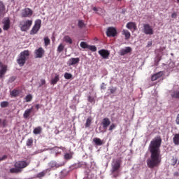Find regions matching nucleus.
Wrapping results in <instances>:
<instances>
[{
    "label": "nucleus",
    "mask_w": 179,
    "mask_h": 179,
    "mask_svg": "<svg viewBox=\"0 0 179 179\" xmlns=\"http://www.w3.org/2000/svg\"><path fill=\"white\" fill-rule=\"evenodd\" d=\"M160 146H162V137L158 136L150 141L148 147L150 157L147 159V166L149 169H155L160 166L162 163Z\"/></svg>",
    "instance_id": "f257e3e1"
},
{
    "label": "nucleus",
    "mask_w": 179,
    "mask_h": 179,
    "mask_svg": "<svg viewBox=\"0 0 179 179\" xmlns=\"http://www.w3.org/2000/svg\"><path fill=\"white\" fill-rule=\"evenodd\" d=\"M30 164V162L27 161H17L14 163V168L10 169V173L11 174H19L22 173L23 169H26Z\"/></svg>",
    "instance_id": "f03ea898"
},
{
    "label": "nucleus",
    "mask_w": 179,
    "mask_h": 179,
    "mask_svg": "<svg viewBox=\"0 0 179 179\" xmlns=\"http://www.w3.org/2000/svg\"><path fill=\"white\" fill-rule=\"evenodd\" d=\"M29 57H30V52L29 50L21 52L17 59V64H18L20 66H24V64H26V61L29 59Z\"/></svg>",
    "instance_id": "7ed1b4c3"
},
{
    "label": "nucleus",
    "mask_w": 179,
    "mask_h": 179,
    "mask_svg": "<svg viewBox=\"0 0 179 179\" xmlns=\"http://www.w3.org/2000/svg\"><path fill=\"white\" fill-rule=\"evenodd\" d=\"M31 24H33V20H31L21 21L20 22L21 31H27V30H29L30 27H31Z\"/></svg>",
    "instance_id": "20e7f679"
},
{
    "label": "nucleus",
    "mask_w": 179,
    "mask_h": 179,
    "mask_svg": "<svg viewBox=\"0 0 179 179\" xmlns=\"http://www.w3.org/2000/svg\"><path fill=\"white\" fill-rule=\"evenodd\" d=\"M41 29V20H36L35 21V24L30 31L29 34L33 36L34 34H37L38 33V30Z\"/></svg>",
    "instance_id": "39448f33"
},
{
    "label": "nucleus",
    "mask_w": 179,
    "mask_h": 179,
    "mask_svg": "<svg viewBox=\"0 0 179 179\" xmlns=\"http://www.w3.org/2000/svg\"><path fill=\"white\" fill-rule=\"evenodd\" d=\"M121 163L122 161L120 159H114L113 161L111 170L112 173H115V171H118V170H120V169L121 168Z\"/></svg>",
    "instance_id": "423d86ee"
},
{
    "label": "nucleus",
    "mask_w": 179,
    "mask_h": 179,
    "mask_svg": "<svg viewBox=\"0 0 179 179\" xmlns=\"http://www.w3.org/2000/svg\"><path fill=\"white\" fill-rule=\"evenodd\" d=\"M21 17H31L33 16V10L29 8H24L21 10Z\"/></svg>",
    "instance_id": "0eeeda50"
},
{
    "label": "nucleus",
    "mask_w": 179,
    "mask_h": 179,
    "mask_svg": "<svg viewBox=\"0 0 179 179\" xmlns=\"http://www.w3.org/2000/svg\"><path fill=\"white\" fill-rule=\"evenodd\" d=\"M143 33L145 34L152 36V34H154L155 32L153 31V28L149 24H144Z\"/></svg>",
    "instance_id": "6e6552de"
},
{
    "label": "nucleus",
    "mask_w": 179,
    "mask_h": 179,
    "mask_svg": "<svg viewBox=\"0 0 179 179\" xmlns=\"http://www.w3.org/2000/svg\"><path fill=\"white\" fill-rule=\"evenodd\" d=\"M35 58H43L44 57V54H45V50L41 47L35 50L34 51Z\"/></svg>",
    "instance_id": "1a4fd4ad"
},
{
    "label": "nucleus",
    "mask_w": 179,
    "mask_h": 179,
    "mask_svg": "<svg viewBox=\"0 0 179 179\" xmlns=\"http://www.w3.org/2000/svg\"><path fill=\"white\" fill-rule=\"evenodd\" d=\"M80 62V59L79 57H71L67 62V65L69 66H73V65H78Z\"/></svg>",
    "instance_id": "9d476101"
},
{
    "label": "nucleus",
    "mask_w": 179,
    "mask_h": 179,
    "mask_svg": "<svg viewBox=\"0 0 179 179\" xmlns=\"http://www.w3.org/2000/svg\"><path fill=\"white\" fill-rule=\"evenodd\" d=\"M108 37H115L117 36V29L114 27H108L106 31Z\"/></svg>",
    "instance_id": "9b49d317"
},
{
    "label": "nucleus",
    "mask_w": 179,
    "mask_h": 179,
    "mask_svg": "<svg viewBox=\"0 0 179 179\" xmlns=\"http://www.w3.org/2000/svg\"><path fill=\"white\" fill-rule=\"evenodd\" d=\"M2 23L3 24V30L8 31L10 29V20L9 18L4 19Z\"/></svg>",
    "instance_id": "f8f14e48"
},
{
    "label": "nucleus",
    "mask_w": 179,
    "mask_h": 179,
    "mask_svg": "<svg viewBox=\"0 0 179 179\" xmlns=\"http://www.w3.org/2000/svg\"><path fill=\"white\" fill-rule=\"evenodd\" d=\"M99 55H101V57H102V58H103V59H107L108 58V57H110V52H108V50L102 49L101 50H99Z\"/></svg>",
    "instance_id": "ddd939ff"
},
{
    "label": "nucleus",
    "mask_w": 179,
    "mask_h": 179,
    "mask_svg": "<svg viewBox=\"0 0 179 179\" xmlns=\"http://www.w3.org/2000/svg\"><path fill=\"white\" fill-rule=\"evenodd\" d=\"M126 27L131 31H136V30L137 29L136 23L134 22H129L127 24Z\"/></svg>",
    "instance_id": "4468645a"
},
{
    "label": "nucleus",
    "mask_w": 179,
    "mask_h": 179,
    "mask_svg": "<svg viewBox=\"0 0 179 179\" xmlns=\"http://www.w3.org/2000/svg\"><path fill=\"white\" fill-rule=\"evenodd\" d=\"M6 8L5 7V4H3V1H0V19L1 17H3L5 16Z\"/></svg>",
    "instance_id": "2eb2a0df"
},
{
    "label": "nucleus",
    "mask_w": 179,
    "mask_h": 179,
    "mask_svg": "<svg viewBox=\"0 0 179 179\" xmlns=\"http://www.w3.org/2000/svg\"><path fill=\"white\" fill-rule=\"evenodd\" d=\"M110 124H111V121L108 117H105L102 120V127L103 129H107L108 127H110Z\"/></svg>",
    "instance_id": "dca6fc26"
},
{
    "label": "nucleus",
    "mask_w": 179,
    "mask_h": 179,
    "mask_svg": "<svg viewBox=\"0 0 179 179\" xmlns=\"http://www.w3.org/2000/svg\"><path fill=\"white\" fill-rule=\"evenodd\" d=\"M163 75H164L163 71H159V72L154 74L151 77L152 82H155V80H157V79H160V78H162V76H163Z\"/></svg>",
    "instance_id": "f3484780"
},
{
    "label": "nucleus",
    "mask_w": 179,
    "mask_h": 179,
    "mask_svg": "<svg viewBox=\"0 0 179 179\" xmlns=\"http://www.w3.org/2000/svg\"><path fill=\"white\" fill-rule=\"evenodd\" d=\"M7 71L8 65H4L3 66H2V68L0 69V79H3V76H5Z\"/></svg>",
    "instance_id": "a211bd4d"
},
{
    "label": "nucleus",
    "mask_w": 179,
    "mask_h": 179,
    "mask_svg": "<svg viewBox=\"0 0 179 179\" xmlns=\"http://www.w3.org/2000/svg\"><path fill=\"white\" fill-rule=\"evenodd\" d=\"M132 51V48L131 47H126L124 49L120 50V55H127V54H129Z\"/></svg>",
    "instance_id": "6ab92c4d"
},
{
    "label": "nucleus",
    "mask_w": 179,
    "mask_h": 179,
    "mask_svg": "<svg viewBox=\"0 0 179 179\" xmlns=\"http://www.w3.org/2000/svg\"><path fill=\"white\" fill-rule=\"evenodd\" d=\"M32 112H33V107H31V108L27 109L23 114L24 118L25 119L29 118V117H30V114H31Z\"/></svg>",
    "instance_id": "aec40b11"
},
{
    "label": "nucleus",
    "mask_w": 179,
    "mask_h": 179,
    "mask_svg": "<svg viewBox=\"0 0 179 179\" xmlns=\"http://www.w3.org/2000/svg\"><path fill=\"white\" fill-rule=\"evenodd\" d=\"M122 34L124 36L125 40H129V38H131V32L127 29H123Z\"/></svg>",
    "instance_id": "412c9836"
},
{
    "label": "nucleus",
    "mask_w": 179,
    "mask_h": 179,
    "mask_svg": "<svg viewBox=\"0 0 179 179\" xmlns=\"http://www.w3.org/2000/svg\"><path fill=\"white\" fill-rule=\"evenodd\" d=\"M63 41H64V43H66L67 44H72L73 43L72 38L68 35L65 36L63 38Z\"/></svg>",
    "instance_id": "4be33fe9"
},
{
    "label": "nucleus",
    "mask_w": 179,
    "mask_h": 179,
    "mask_svg": "<svg viewBox=\"0 0 179 179\" xmlns=\"http://www.w3.org/2000/svg\"><path fill=\"white\" fill-rule=\"evenodd\" d=\"M59 82V75H56L50 81L51 85H57Z\"/></svg>",
    "instance_id": "5701e85b"
},
{
    "label": "nucleus",
    "mask_w": 179,
    "mask_h": 179,
    "mask_svg": "<svg viewBox=\"0 0 179 179\" xmlns=\"http://www.w3.org/2000/svg\"><path fill=\"white\" fill-rule=\"evenodd\" d=\"M93 142L95 143L96 146H101L103 145V141L99 138H93Z\"/></svg>",
    "instance_id": "b1692460"
},
{
    "label": "nucleus",
    "mask_w": 179,
    "mask_h": 179,
    "mask_svg": "<svg viewBox=\"0 0 179 179\" xmlns=\"http://www.w3.org/2000/svg\"><path fill=\"white\" fill-rule=\"evenodd\" d=\"M175 145H179V134H176L173 138Z\"/></svg>",
    "instance_id": "393cba45"
},
{
    "label": "nucleus",
    "mask_w": 179,
    "mask_h": 179,
    "mask_svg": "<svg viewBox=\"0 0 179 179\" xmlns=\"http://www.w3.org/2000/svg\"><path fill=\"white\" fill-rule=\"evenodd\" d=\"M118 88H117V87H109L108 91L110 92V94H115Z\"/></svg>",
    "instance_id": "a878e982"
},
{
    "label": "nucleus",
    "mask_w": 179,
    "mask_h": 179,
    "mask_svg": "<svg viewBox=\"0 0 179 179\" xmlns=\"http://www.w3.org/2000/svg\"><path fill=\"white\" fill-rule=\"evenodd\" d=\"M11 97H17L19 96V90H13L10 93Z\"/></svg>",
    "instance_id": "bb28decb"
},
{
    "label": "nucleus",
    "mask_w": 179,
    "mask_h": 179,
    "mask_svg": "<svg viewBox=\"0 0 179 179\" xmlns=\"http://www.w3.org/2000/svg\"><path fill=\"white\" fill-rule=\"evenodd\" d=\"M41 131H42L41 127H38L34 129L33 133L35 135H38V134H41Z\"/></svg>",
    "instance_id": "cd10ccee"
},
{
    "label": "nucleus",
    "mask_w": 179,
    "mask_h": 179,
    "mask_svg": "<svg viewBox=\"0 0 179 179\" xmlns=\"http://www.w3.org/2000/svg\"><path fill=\"white\" fill-rule=\"evenodd\" d=\"M91 124H92V117H89L86 120L85 128H89V127H90Z\"/></svg>",
    "instance_id": "c85d7f7f"
},
{
    "label": "nucleus",
    "mask_w": 179,
    "mask_h": 179,
    "mask_svg": "<svg viewBox=\"0 0 179 179\" xmlns=\"http://www.w3.org/2000/svg\"><path fill=\"white\" fill-rule=\"evenodd\" d=\"M171 97H173V99H179V91H174L172 92Z\"/></svg>",
    "instance_id": "c756f323"
},
{
    "label": "nucleus",
    "mask_w": 179,
    "mask_h": 179,
    "mask_svg": "<svg viewBox=\"0 0 179 179\" xmlns=\"http://www.w3.org/2000/svg\"><path fill=\"white\" fill-rule=\"evenodd\" d=\"M31 100H33V95H31V94H29L25 96V101H27V103L31 101Z\"/></svg>",
    "instance_id": "7c9ffc66"
},
{
    "label": "nucleus",
    "mask_w": 179,
    "mask_h": 179,
    "mask_svg": "<svg viewBox=\"0 0 179 179\" xmlns=\"http://www.w3.org/2000/svg\"><path fill=\"white\" fill-rule=\"evenodd\" d=\"M0 106L1 107V108H5L6 107H8V106H9V102L4 101L1 102Z\"/></svg>",
    "instance_id": "2f4dec72"
},
{
    "label": "nucleus",
    "mask_w": 179,
    "mask_h": 179,
    "mask_svg": "<svg viewBox=\"0 0 179 179\" xmlns=\"http://www.w3.org/2000/svg\"><path fill=\"white\" fill-rule=\"evenodd\" d=\"M89 45H87V43L86 42H81L80 44V46L81 47V48H84V49H87L89 48Z\"/></svg>",
    "instance_id": "473e14b6"
},
{
    "label": "nucleus",
    "mask_w": 179,
    "mask_h": 179,
    "mask_svg": "<svg viewBox=\"0 0 179 179\" xmlns=\"http://www.w3.org/2000/svg\"><path fill=\"white\" fill-rule=\"evenodd\" d=\"M64 48H65V45H64L62 43H60L57 47V52H62V51H64Z\"/></svg>",
    "instance_id": "72a5a7b5"
},
{
    "label": "nucleus",
    "mask_w": 179,
    "mask_h": 179,
    "mask_svg": "<svg viewBox=\"0 0 179 179\" xmlns=\"http://www.w3.org/2000/svg\"><path fill=\"white\" fill-rule=\"evenodd\" d=\"M44 43H45V46L47 47L48 45H50V44L51 43V41L49 39L48 37H45Z\"/></svg>",
    "instance_id": "f704fd0d"
},
{
    "label": "nucleus",
    "mask_w": 179,
    "mask_h": 179,
    "mask_svg": "<svg viewBox=\"0 0 179 179\" xmlns=\"http://www.w3.org/2000/svg\"><path fill=\"white\" fill-rule=\"evenodd\" d=\"M88 50H90V51H92V52H96V51H97V48L94 45H89Z\"/></svg>",
    "instance_id": "c9c22d12"
},
{
    "label": "nucleus",
    "mask_w": 179,
    "mask_h": 179,
    "mask_svg": "<svg viewBox=\"0 0 179 179\" xmlns=\"http://www.w3.org/2000/svg\"><path fill=\"white\" fill-rule=\"evenodd\" d=\"M33 142H34L33 138H29L27 141V143H26L27 146H31V145H33Z\"/></svg>",
    "instance_id": "e433bc0d"
},
{
    "label": "nucleus",
    "mask_w": 179,
    "mask_h": 179,
    "mask_svg": "<svg viewBox=\"0 0 179 179\" xmlns=\"http://www.w3.org/2000/svg\"><path fill=\"white\" fill-rule=\"evenodd\" d=\"M78 27H80V29H83V27H85V22L83 20L78 21Z\"/></svg>",
    "instance_id": "4c0bfd02"
},
{
    "label": "nucleus",
    "mask_w": 179,
    "mask_h": 179,
    "mask_svg": "<svg viewBox=\"0 0 179 179\" xmlns=\"http://www.w3.org/2000/svg\"><path fill=\"white\" fill-rule=\"evenodd\" d=\"M64 79H67V80L72 79V75L69 73H65Z\"/></svg>",
    "instance_id": "58836bf2"
},
{
    "label": "nucleus",
    "mask_w": 179,
    "mask_h": 179,
    "mask_svg": "<svg viewBox=\"0 0 179 179\" xmlns=\"http://www.w3.org/2000/svg\"><path fill=\"white\" fill-rule=\"evenodd\" d=\"M44 176H45V172L42 171V172H40L39 173H38L36 177L38 178H41V177H44Z\"/></svg>",
    "instance_id": "ea45409f"
},
{
    "label": "nucleus",
    "mask_w": 179,
    "mask_h": 179,
    "mask_svg": "<svg viewBox=\"0 0 179 179\" xmlns=\"http://www.w3.org/2000/svg\"><path fill=\"white\" fill-rule=\"evenodd\" d=\"M64 157L66 160H69V159H72V155L69 153H67L64 155Z\"/></svg>",
    "instance_id": "a19ab883"
},
{
    "label": "nucleus",
    "mask_w": 179,
    "mask_h": 179,
    "mask_svg": "<svg viewBox=\"0 0 179 179\" xmlns=\"http://www.w3.org/2000/svg\"><path fill=\"white\" fill-rule=\"evenodd\" d=\"M17 77L16 76H11L9 78V82L12 83L13 82H15L16 80Z\"/></svg>",
    "instance_id": "79ce46f5"
},
{
    "label": "nucleus",
    "mask_w": 179,
    "mask_h": 179,
    "mask_svg": "<svg viewBox=\"0 0 179 179\" xmlns=\"http://www.w3.org/2000/svg\"><path fill=\"white\" fill-rule=\"evenodd\" d=\"M88 101H90V103H94V98H93V96H89Z\"/></svg>",
    "instance_id": "37998d69"
},
{
    "label": "nucleus",
    "mask_w": 179,
    "mask_h": 179,
    "mask_svg": "<svg viewBox=\"0 0 179 179\" xmlns=\"http://www.w3.org/2000/svg\"><path fill=\"white\" fill-rule=\"evenodd\" d=\"M113 173V177L114 178H117V177H118V176H120V172H118V171H115V172H112Z\"/></svg>",
    "instance_id": "c03bdc74"
},
{
    "label": "nucleus",
    "mask_w": 179,
    "mask_h": 179,
    "mask_svg": "<svg viewBox=\"0 0 179 179\" xmlns=\"http://www.w3.org/2000/svg\"><path fill=\"white\" fill-rule=\"evenodd\" d=\"M178 159L176 158L172 159V166H176L177 164Z\"/></svg>",
    "instance_id": "a18cd8bd"
},
{
    "label": "nucleus",
    "mask_w": 179,
    "mask_h": 179,
    "mask_svg": "<svg viewBox=\"0 0 179 179\" xmlns=\"http://www.w3.org/2000/svg\"><path fill=\"white\" fill-rule=\"evenodd\" d=\"M43 85H45V80L44 79H41V84L39 85V87H41Z\"/></svg>",
    "instance_id": "49530a36"
},
{
    "label": "nucleus",
    "mask_w": 179,
    "mask_h": 179,
    "mask_svg": "<svg viewBox=\"0 0 179 179\" xmlns=\"http://www.w3.org/2000/svg\"><path fill=\"white\" fill-rule=\"evenodd\" d=\"M115 124L113 123L109 127V131H113L115 128Z\"/></svg>",
    "instance_id": "de8ad7c7"
},
{
    "label": "nucleus",
    "mask_w": 179,
    "mask_h": 179,
    "mask_svg": "<svg viewBox=\"0 0 179 179\" xmlns=\"http://www.w3.org/2000/svg\"><path fill=\"white\" fill-rule=\"evenodd\" d=\"M101 89L102 90H106V83H102L101 85Z\"/></svg>",
    "instance_id": "09e8293b"
},
{
    "label": "nucleus",
    "mask_w": 179,
    "mask_h": 179,
    "mask_svg": "<svg viewBox=\"0 0 179 179\" xmlns=\"http://www.w3.org/2000/svg\"><path fill=\"white\" fill-rule=\"evenodd\" d=\"M176 122L177 125H179V113L178 114V115L176 117Z\"/></svg>",
    "instance_id": "8fccbe9b"
},
{
    "label": "nucleus",
    "mask_w": 179,
    "mask_h": 179,
    "mask_svg": "<svg viewBox=\"0 0 179 179\" xmlns=\"http://www.w3.org/2000/svg\"><path fill=\"white\" fill-rule=\"evenodd\" d=\"M8 156L3 155L2 157H0V162H2V160H5V159H7Z\"/></svg>",
    "instance_id": "3c124183"
},
{
    "label": "nucleus",
    "mask_w": 179,
    "mask_h": 179,
    "mask_svg": "<svg viewBox=\"0 0 179 179\" xmlns=\"http://www.w3.org/2000/svg\"><path fill=\"white\" fill-rule=\"evenodd\" d=\"M3 127H6V120H1Z\"/></svg>",
    "instance_id": "603ef678"
},
{
    "label": "nucleus",
    "mask_w": 179,
    "mask_h": 179,
    "mask_svg": "<svg viewBox=\"0 0 179 179\" xmlns=\"http://www.w3.org/2000/svg\"><path fill=\"white\" fill-rule=\"evenodd\" d=\"M171 17H173V19H176V17H177V13H173L171 14Z\"/></svg>",
    "instance_id": "864d4df0"
},
{
    "label": "nucleus",
    "mask_w": 179,
    "mask_h": 179,
    "mask_svg": "<svg viewBox=\"0 0 179 179\" xmlns=\"http://www.w3.org/2000/svg\"><path fill=\"white\" fill-rule=\"evenodd\" d=\"M169 68L171 67V68H174V63H170L169 64Z\"/></svg>",
    "instance_id": "5fc2aeb1"
},
{
    "label": "nucleus",
    "mask_w": 179,
    "mask_h": 179,
    "mask_svg": "<svg viewBox=\"0 0 179 179\" xmlns=\"http://www.w3.org/2000/svg\"><path fill=\"white\" fill-rule=\"evenodd\" d=\"M55 167H62L63 164H55Z\"/></svg>",
    "instance_id": "6e6d98bb"
},
{
    "label": "nucleus",
    "mask_w": 179,
    "mask_h": 179,
    "mask_svg": "<svg viewBox=\"0 0 179 179\" xmlns=\"http://www.w3.org/2000/svg\"><path fill=\"white\" fill-rule=\"evenodd\" d=\"M35 107H36V110H38L41 106H40V104H36V105L35 106Z\"/></svg>",
    "instance_id": "4d7b16f0"
},
{
    "label": "nucleus",
    "mask_w": 179,
    "mask_h": 179,
    "mask_svg": "<svg viewBox=\"0 0 179 179\" xmlns=\"http://www.w3.org/2000/svg\"><path fill=\"white\" fill-rule=\"evenodd\" d=\"M77 167H78V168L82 167V164L78 163V164H77Z\"/></svg>",
    "instance_id": "13d9d810"
},
{
    "label": "nucleus",
    "mask_w": 179,
    "mask_h": 179,
    "mask_svg": "<svg viewBox=\"0 0 179 179\" xmlns=\"http://www.w3.org/2000/svg\"><path fill=\"white\" fill-rule=\"evenodd\" d=\"M2 66H5V65H3V64H2V62H0V68L1 69V68H2Z\"/></svg>",
    "instance_id": "bf43d9fd"
},
{
    "label": "nucleus",
    "mask_w": 179,
    "mask_h": 179,
    "mask_svg": "<svg viewBox=\"0 0 179 179\" xmlns=\"http://www.w3.org/2000/svg\"><path fill=\"white\" fill-rule=\"evenodd\" d=\"M93 10H94L95 12H97L98 9H97L96 7H94V8H93Z\"/></svg>",
    "instance_id": "052dcab7"
},
{
    "label": "nucleus",
    "mask_w": 179,
    "mask_h": 179,
    "mask_svg": "<svg viewBox=\"0 0 179 179\" xmlns=\"http://www.w3.org/2000/svg\"><path fill=\"white\" fill-rule=\"evenodd\" d=\"M1 33H2V29L1 28H0V34H1Z\"/></svg>",
    "instance_id": "680f3d73"
},
{
    "label": "nucleus",
    "mask_w": 179,
    "mask_h": 179,
    "mask_svg": "<svg viewBox=\"0 0 179 179\" xmlns=\"http://www.w3.org/2000/svg\"><path fill=\"white\" fill-rule=\"evenodd\" d=\"M0 124H2V119H0Z\"/></svg>",
    "instance_id": "e2e57ef3"
},
{
    "label": "nucleus",
    "mask_w": 179,
    "mask_h": 179,
    "mask_svg": "<svg viewBox=\"0 0 179 179\" xmlns=\"http://www.w3.org/2000/svg\"><path fill=\"white\" fill-rule=\"evenodd\" d=\"M117 1H118V2H120V1H121L122 0H117Z\"/></svg>",
    "instance_id": "0e129e2a"
}]
</instances>
